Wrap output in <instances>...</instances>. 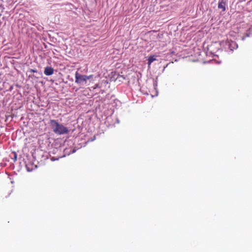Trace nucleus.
I'll return each instance as SVG.
<instances>
[{"mask_svg":"<svg viewBox=\"0 0 252 252\" xmlns=\"http://www.w3.org/2000/svg\"><path fill=\"white\" fill-rule=\"evenodd\" d=\"M37 71L36 69H31L30 70V72H32V73L37 72Z\"/></svg>","mask_w":252,"mask_h":252,"instance_id":"7","label":"nucleus"},{"mask_svg":"<svg viewBox=\"0 0 252 252\" xmlns=\"http://www.w3.org/2000/svg\"><path fill=\"white\" fill-rule=\"evenodd\" d=\"M148 67H150V65L151 64V63L155 61L156 60V58L155 57V56H151L149 57L148 58Z\"/></svg>","mask_w":252,"mask_h":252,"instance_id":"6","label":"nucleus"},{"mask_svg":"<svg viewBox=\"0 0 252 252\" xmlns=\"http://www.w3.org/2000/svg\"><path fill=\"white\" fill-rule=\"evenodd\" d=\"M225 46L231 51H233L238 47L236 42L232 41L231 40H227L225 41Z\"/></svg>","mask_w":252,"mask_h":252,"instance_id":"3","label":"nucleus"},{"mask_svg":"<svg viewBox=\"0 0 252 252\" xmlns=\"http://www.w3.org/2000/svg\"><path fill=\"white\" fill-rule=\"evenodd\" d=\"M93 77V75H90L89 76L82 75L79 73L78 71H76L75 74V82L78 84L83 85L86 83L88 80L92 78Z\"/></svg>","mask_w":252,"mask_h":252,"instance_id":"2","label":"nucleus"},{"mask_svg":"<svg viewBox=\"0 0 252 252\" xmlns=\"http://www.w3.org/2000/svg\"><path fill=\"white\" fill-rule=\"evenodd\" d=\"M96 88H100L99 86V84H96L94 87H93V89H96Z\"/></svg>","mask_w":252,"mask_h":252,"instance_id":"8","label":"nucleus"},{"mask_svg":"<svg viewBox=\"0 0 252 252\" xmlns=\"http://www.w3.org/2000/svg\"><path fill=\"white\" fill-rule=\"evenodd\" d=\"M44 73L47 76L51 75L54 73V69L50 66L46 67L45 68Z\"/></svg>","mask_w":252,"mask_h":252,"instance_id":"5","label":"nucleus"},{"mask_svg":"<svg viewBox=\"0 0 252 252\" xmlns=\"http://www.w3.org/2000/svg\"><path fill=\"white\" fill-rule=\"evenodd\" d=\"M53 131L58 135L67 134L69 132L68 128L62 124L59 123L57 120H51L49 123Z\"/></svg>","mask_w":252,"mask_h":252,"instance_id":"1","label":"nucleus"},{"mask_svg":"<svg viewBox=\"0 0 252 252\" xmlns=\"http://www.w3.org/2000/svg\"><path fill=\"white\" fill-rule=\"evenodd\" d=\"M226 3L224 0H220L218 3V8L221 9L222 11L224 12L226 9Z\"/></svg>","mask_w":252,"mask_h":252,"instance_id":"4","label":"nucleus"}]
</instances>
